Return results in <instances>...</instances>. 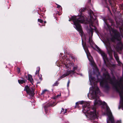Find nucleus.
I'll list each match as a JSON object with an SVG mask.
<instances>
[{"instance_id":"1","label":"nucleus","mask_w":123,"mask_h":123,"mask_svg":"<svg viewBox=\"0 0 123 123\" xmlns=\"http://www.w3.org/2000/svg\"><path fill=\"white\" fill-rule=\"evenodd\" d=\"M71 19L73 21L74 24L75 25L77 30L79 31L80 33L82 34L83 32L80 24L85 23L84 17L83 16H81L79 18H78L75 16L72 17Z\"/></svg>"},{"instance_id":"2","label":"nucleus","mask_w":123,"mask_h":123,"mask_svg":"<svg viewBox=\"0 0 123 123\" xmlns=\"http://www.w3.org/2000/svg\"><path fill=\"white\" fill-rule=\"evenodd\" d=\"M94 104L95 106L96 105H103L105 106L107 114L109 115V120L111 121V123H114V120L113 117L112 116L111 113L110 111L109 108L107 106L106 103L105 102H102L100 100H97L95 99Z\"/></svg>"},{"instance_id":"3","label":"nucleus","mask_w":123,"mask_h":123,"mask_svg":"<svg viewBox=\"0 0 123 123\" xmlns=\"http://www.w3.org/2000/svg\"><path fill=\"white\" fill-rule=\"evenodd\" d=\"M35 89L33 87L30 88L28 86H26L25 87L24 90L30 95L33 96L34 94V90Z\"/></svg>"},{"instance_id":"4","label":"nucleus","mask_w":123,"mask_h":123,"mask_svg":"<svg viewBox=\"0 0 123 123\" xmlns=\"http://www.w3.org/2000/svg\"><path fill=\"white\" fill-rule=\"evenodd\" d=\"M90 110V112L88 115L90 117L93 119L97 118L98 113L96 112V108L94 107Z\"/></svg>"},{"instance_id":"5","label":"nucleus","mask_w":123,"mask_h":123,"mask_svg":"<svg viewBox=\"0 0 123 123\" xmlns=\"http://www.w3.org/2000/svg\"><path fill=\"white\" fill-rule=\"evenodd\" d=\"M120 39V35L117 33H116L114 36H112L111 40L113 41H114L115 39L119 40Z\"/></svg>"},{"instance_id":"6","label":"nucleus","mask_w":123,"mask_h":123,"mask_svg":"<svg viewBox=\"0 0 123 123\" xmlns=\"http://www.w3.org/2000/svg\"><path fill=\"white\" fill-rule=\"evenodd\" d=\"M105 82H108L111 84H113V80L110 78L109 75L107 74L105 76Z\"/></svg>"},{"instance_id":"7","label":"nucleus","mask_w":123,"mask_h":123,"mask_svg":"<svg viewBox=\"0 0 123 123\" xmlns=\"http://www.w3.org/2000/svg\"><path fill=\"white\" fill-rule=\"evenodd\" d=\"M86 53L89 60L91 62L92 64H93L94 62L93 59L90 53L89 52L87 51L86 52Z\"/></svg>"},{"instance_id":"8","label":"nucleus","mask_w":123,"mask_h":123,"mask_svg":"<svg viewBox=\"0 0 123 123\" xmlns=\"http://www.w3.org/2000/svg\"><path fill=\"white\" fill-rule=\"evenodd\" d=\"M89 105H90L89 103H85L84 105L83 106L84 110L86 111H88L89 110V108L90 107Z\"/></svg>"},{"instance_id":"9","label":"nucleus","mask_w":123,"mask_h":123,"mask_svg":"<svg viewBox=\"0 0 123 123\" xmlns=\"http://www.w3.org/2000/svg\"><path fill=\"white\" fill-rule=\"evenodd\" d=\"M71 71H67L66 73L64 74L62 76L60 77V79H62V78L65 77L66 76L68 75L69 74H71Z\"/></svg>"},{"instance_id":"10","label":"nucleus","mask_w":123,"mask_h":123,"mask_svg":"<svg viewBox=\"0 0 123 123\" xmlns=\"http://www.w3.org/2000/svg\"><path fill=\"white\" fill-rule=\"evenodd\" d=\"M101 53L104 61L105 60H107V55L105 53L102 52H101Z\"/></svg>"},{"instance_id":"11","label":"nucleus","mask_w":123,"mask_h":123,"mask_svg":"<svg viewBox=\"0 0 123 123\" xmlns=\"http://www.w3.org/2000/svg\"><path fill=\"white\" fill-rule=\"evenodd\" d=\"M28 80H29L31 82L33 81V79L32 77V76L30 75H28Z\"/></svg>"},{"instance_id":"12","label":"nucleus","mask_w":123,"mask_h":123,"mask_svg":"<svg viewBox=\"0 0 123 123\" xmlns=\"http://www.w3.org/2000/svg\"><path fill=\"white\" fill-rule=\"evenodd\" d=\"M67 111V110L66 109L65 111L64 109L62 108L61 110V113L64 114L66 113Z\"/></svg>"},{"instance_id":"13","label":"nucleus","mask_w":123,"mask_h":123,"mask_svg":"<svg viewBox=\"0 0 123 123\" xmlns=\"http://www.w3.org/2000/svg\"><path fill=\"white\" fill-rule=\"evenodd\" d=\"M77 66L74 67L73 68V70H71L70 71H71V73H72L74 71L76 70L77 68Z\"/></svg>"},{"instance_id":"14","label":"nucleus","mask_w":123,"mask_h":123,"mask_svg":"<svg viewBox=\"0 0 123 123\" xmlns=\"http://www.w3.org/2000/svg\"><path fill=\"white\" fill-rule=\"evenodd\" d=\"M18 81L19 83L21 84H22L23 83L25 82V81L24 80H18Z\"/></svg>"},{"instance_id":"15","label":"nucleus","mask_w":123,"mask_h":123,"mask_svg":"<svg viewBox=\"0 0 123 123\" xmlns=\"http://www.w3.org/2000/svg\"><path fill=\"white\" fill-rule=\"evenodd\" d=\"M109 2L110 3V5L112 6V5L113 3H114V1L113 0H108Z\"/></svg>"},{"instance_id":"16","label":"nucleus","mask_w":123,"mask_h":123,"mask_svg":"<svg viewBox=\"0 0 123 123\" xmlns=\"http://www.w3.org/2000/svg\"><path fill=\"white\" fill-rule=\"evenodd\" d=\"M83 103H84L83 101H79V102H78L76 103V105L77 104H83Z\"/></svg>"},{"instance_id":"17","label":"nucleus","mask_w":123,"mask_h":123,"mask_svg":"<svg viewBox=\"0 0 123 123\" xmlns=\"http://www.w3.org/2000/svg\"><path fill=\"white\" fill-rule=\"evenodd\" d=\"M58 84L59 83L57 81H56L55 83L53 84V86H58Z\"/></svg>"},{"instance_id":"18","label":"nucleus","mask_w":123,"mask_h":123,"mask_svg":"<svg viewBox=\"0 0 123 123\" xmlns=\"http://www.w3.org/2000/svg\"><path fill=\"white\" fill-rule=\"evenodd\" d=\"M61 95V94H59V95H57V96H55L54 98V99H56V98H58L59 97V96H60Z\"/></svg>"},{"instance_id":"19","label":"nucleus","mask_w":123,"mask_h":123,"mask_svg":"<svg viewBox=\"0 0 123 123\" xmlns=\"http://www.w3.org/2000/svg\"><path fill=\"white\" fill-rule=\"evenodd\" d=\"M114 56L116 59L117 60H118V56L116 55H115Z\"/></svg>"},{"instance_id":"20","label":"nucleus","mask_w":123,"mask_h":123,"mask_svg":"<svg viewBox=\"0 0 123 123\" xmlns=\"http://www.w3.org/2000/svg\"><path fill=\"white\" fill-rule=\"evenodd\" d=\"M38 21L41 23H42L43 22L42 20L39 19H38Z\"/></svg>"},{"instance_id":"21","label":"nucleus","mask_w":123,"mask_h":123,"mask_svg":"<svg viewBox=\"0 0 123 123\" xmlns=\"http://www.w3.org/2000/svg\"><path fill=\"white\" fill-rule=\"evenodd\" d=\"M17 71H18V73H20V68H18Z\"/></svg>"},{"instance_id":"22","label":"nucleus","mask_w":123,"mask_h":123,"mask_svg":"<svg viewBox=\"0 0 123 123\" xmlns=\"http://www.w3.org/2000/svg\"><path fill=\"white\" fill-rule=\"evenodd\" d=\"M39 69L38 70L36 71V72L35 73L36 74H38L39 73Z\"/></svg>"},{"instance_id":"23","label":"nucleus","mask_w":123,"mask_h":123,"mask_svg":"<svg viewBox=\"0 0 123 123\" xmlns=\"http://www.w3.org/2000/svg\"><path fill=\"white\" fill-rule=\"evenodd\" d=\"M105 83V82H104V81H102L100 82V84H102V86H103V85H104Z\"/></svg>"},{"instance_id":"24","label":"nucleus","mask_w":123,"mask_h":123,"mask_svg":"<svg viewBox=\"0 0 123 123\" xmlns=\"http://www.w3.org/2000/svg\"><path fill=\"white\" fill-rule=\"evenodd\" d=\"M47 91V90H44V91H43L42 94H43L45 92Z\"/></svg>"},{"instance_id":"25","label":"nucleus","mask_w":123,"mask_h":123,"mask_svg":"<svg viewBox=\"0 0 123 123\" xmlns=\"http://www.w3.org/2000/svg\"><path fill=\"white\" fill-rule=\"evenodd\" d=\"M76 106H75V108H79V104H77V105H76Z\"/></svg>"},{"instance_id":"26","label":"nucleus","mask_w":123,"mask_h":123,"mask_svg":"<svg viewBox=\"0 0 123 123\" xmlns=\"http://www.w3.org/2000/svg\"><path fill=\"white\" fill-rule=\"evenodd\" d=\"M57 8H60L61 7V6H60V5H58V4H57Z\"/></svg>"},{"instance_id":"27","label":"nucleus","mask_w":123,"mask_h":123,"mask_svg":"<svg viewBox=\"0 0 123 123\" xmlns=\"http://www.w3.org/2000/svg\"><path fill=\"white\" fill-rule=\"evenodd\" d=\"M69 83H70V81L69 80L68 81V83L67 85H68V87L69 86Z\"/></svg>"},{"instance_id":"28","label":"nucleus","mask_w":123,"mask_h":123,"mask_svg":"<svg viewBox=\"0 0 123 123\" xmlns=\"http://www.w3.org/2000/svg\"><path fill=\"white\" fill-rule=\"evenodd\" d=\"M47 107V106H45L44 107V108L45 109Z\"/></svg>"},{"instance_id":"29","label":"nucleus","mask_w":123,"mask_h":123,"mask_svg":"<svg viewBox=\"0 0 123 123\" xmlns=\"http://www.w3.org/2000/svg\"><path fill=\"white\" fill-rule=\"evenodd\" d=\"M39 79L41 80H42V78H41V77L39 78Z\"/></svg>"}]
</instances>
